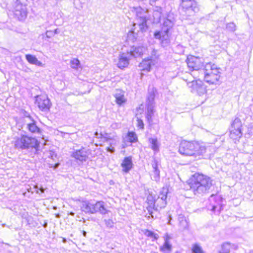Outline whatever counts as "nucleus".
I'll list each match as a JSON object with an SVG mask.
<instances>
[{
	"label": "nucleus",
	"mask_w": 253,
	"mask_h": 253,
	"mask_svg": "<svg viewBox=\"0 0 253 253\" xmlns=\"http://www.w3.org/2000/svg\"><path fill=\"white\" fill-rule=\"evenodd\" d=\"M189 184L195 195L198 196H203L209 192L212 186V180L207 175L196 173L193 175Z\"/></svg>",
	"instance_id": "f257e3e1"
},
{
	"label": "nucleus",
	"mask_w": 253,
	"mask_h": 253,
	"mask_svg": "<svg viewBox=\"0 0 253 253\" xmlns=\"http://www.w3.org/2000/svg\"><path fill=\"white\" fill-rule=\"evenodd\" d=\"M206 152V147L198 142L183 140L179 146V152L183 155L200 159Z\"/></svg>",
	"instance_id": "f03ea898"
},
{
	"label": "nucleus",
	"mask_w": 253,
	"mask_h": 253,
	"mask_svg": "<svg viewBox=\"0 0 253 253\" xmlns=\"http://www.w3.org/2000/svg\"><path fill=\"white\" fill-rule=\"evenodd\" d=\"M168 193V189L163 188L159 196L153 195L150 194L147 198L148 206L147 209L149 214L153 217L152 210L157 211L159 209H162L167 205V194Z\"/></svg>",
	"instance_id": "7ed1b4c3"
},
{
	"label": "nucleus",
	"mask_w": 253,
	"mask_h": 253,
	"mask_svg": "<svg viewBox=\"0 0 253 253\" xmlns=\"http://www.w3.org/2000/svg\"><path fill=\"white\" fill-rule=\"evenodd\" d=\"M173 25V22L171 20L166 19L164 20L162 30L156 31L154 34V38L161 41V46L164 48L167 47L170 45V40L169 33Z\"/></svg>",
	"instance_id": "20e7f679"
},
{
	"label": "nucleus",
	"mask_w": 253,
	"mask_h": 253,
	"mask_svg": "<svg viewBox=\"0 0 253 253\" xmlns=\"http://www.w3.org/2000/svg\"><path fill=\"white\" fill-rule=\"evenodd\" d=\"M220 70L214 64L207 63L202 70L204 74L205 81L210 84H216L220 77Z\"/></svg>",
	"instance_id": "39448f33"
},
{
	"label": "nucleus",
	"mask_w": 253,
	"mask_h": 253,
	"mask_svg": "<svg viewBox=\"0 0 253 253\" xmlns=\"http://www.w3.org/2000/svg\"><path fill=\"white\" fill-rule=\"evenodd\" d=\"M136 18L137 22L133 24L134 28L130 31V33L133 34V37L135 39L137 37H142L143 33L148 30L145 12L144 11L141 12L137 10Z\"/></svg>",
	"instance_id": "423d86ee"
},
{
	"label": "nucleus",
	"mask_w": 253,
	"mask_h": 253,
	"mask_svg": "<svg viewBox=\"0 0 253 253\" xmlns=\"http://www.w3.org/2000/svg\"><path fill=\"white\" fill-rule=\"evenodd\" d=\"M14 145L17 149L23 150L34 148L37 151L39 149L40 142L35 137L22 135L16 139Z\"/></svg>",
	"instance_id": "0eeeda50"
},
{
	"label": "nucleus",
	"mask_w": 253,
	"mask_h": 253,
	"mask_svg": "<svg viewBox=\"0 0 253 253\" xmlns=\"http://www.w3.org/2000/svg\"><path fill=\"white\" fill-rule=\"evenodd\" d=\"M186 81L188 86L191 89V92H196L199 95H202L206 93V86L201 80H193L190 82L186 80Z\"/></svg>",
	"instance_id": "6e6552de"
},
{
	"label": "nucleus",
	"mask_w": 253,
	"mask_h": 253,
	"mask_svg": "<svg viewBox=\"0 0 253 253\" xmlns=\"http://www.w3.org/2000/svg\"><path fill=\"white\" fill-rule=\"evenodd\" d=\"M181 6L184 11L188 15H193L199 11V7L195 0H181Z\"/></svg>",
	"instance_id": "1a4fd4ad"
},
{
	"label": "nucleus",
	"mask_w": 253,
	"mask_h": 253,
	"mask_svg": "<svg viewBox=\"0 0 253 253\" xmlns=\"http://www.w3.org/2000/svg\"><path fill=\"white\" fill-rule=\"evenodd\" d=\"M14 14L19 21L24 20L27 16V9L19 0H16L14 4Z\"/></svg>",
	"instance_id": "9d476101"
},
{
	"label": "nucleus",
	"mask_w": 253,
	"mask_h": 253,
	"mask_svg": "<svg viewBox=\"0 0 253 253\" xmlns=\"http://www.w3.org/2000/svg\"><path fill=\"white\" fill-rule=\"evenodd\" d=\"M35 98L36 104L38 105L41 110L44 112L49 111L51 103L47 97L37 95Z\"/></svg>",
	"instance_id": "9b49d317"
},
{
	"label": "nucleus",
	"mask_w": 253,
	"mask_h": 253,
	"mask_svg": "<svg viewBox=\"0 0 253 253\" xmlns=\"http://www.w3.org/2000/svg\"><path fill=\"white\" fill-rule=\"evenodd\" d=\"M186 62L188 68L191 71L200 70L203 67L201 59L195 56L188 57Z\"/></svg>",
	"instance_id": "f8f14e48"
},
{
	"label": "nucleus",
	"mask_w": 253,
	"mask_h": 253,
	"mask_svg": "<svg viewBox=\"0 0 253 253\" xmlns=\"http://www.w3.org/2000/svg\"><path fill=\"white\" fill-rule=\"evenodd\" d=\"M157 90L155 87L153 86L149 87L146 102L147 108H154L155 104L154 99Z\"/></svg>",
	"instance_id": "ddd939ff"
},
{
	"label": "nucleus",
	"mask_w": 253,
	"mask_h": 253,
	"mask_svg": "<svg viewBox=\"0 0 253 253\" xmlns=\"http://www.w3.org/2000/svg\"><path fill=\"white\" fill-rule=\"evenodd\" d=\"M130 56L127 53H123L119 55L118 67L120 69H123L127 67L129 64Z\"/></svg>",
	"instance_id": "4468645a"
},
{
	"label": "nucleus",
	"mask_w": 253,
	"mask_h": 253,
	"mask_svg": "<svg viewBox=\"0 0 253 253\" xmlns=\"http://www.w3.org/2000/svg\"><path fill=\"white\" fill-rule=\"evenodd\" d=\"M72 157L77 160L81 162H84L87 160L88 158V154L84 148H82L74 152L72 154Z\"/></svg>",
	"instance_id": "2eb2a0df"
},
{
	"label": "nucleus",
	"mask_w": 253,
	"mask_h": 253,
	"mask_svg": "<svg viewBox=\"0 0 253 253\" xmlns=\"http://www.w3.org/2000/svg\"><path fill=\"white\" fill-rule=\"evenodd\" d=\"M93 208L94 209L93 214L99 212L102 214H105L108 211L105 207V203L102 201H98L95 204L93 203Z\"/></svg>",
	"instance_id": "dca6fc26"
},
{
	"label": "nucleus",
	"mask_w": 253,
	"mask_h": 253,
	"mask_svg": "<svg viewBox=\"0 0 253 253\" xmlns=\"http://www.w3.org/2000/svg\"><path fill=\"white\" fill-rule=\"evenodd\" d=\"M145 51V48L143 46H132L129 52H127V54L130 57H134L135 58L141 56Z\"/></svg>",
	"instance_id": "f3484780"
},
{
	"label": "nucleus",
	"mask_w": 253,
	"mask_h": 253,
	"mask_svg": "<svg viewBox=\"0 0 253 253\" xmlns=\"http://www.w3.org/2000/svg\"><path fill=\"white\" fill-rule=\"evenodd\" d=\"M81 210L82 211L88 214H93L94 210L93 208V203L90 201H83L81 206Z\"/></svg>",
	"instance_id": "a211bd4d"
},
{
	"label": "nucleus",
	"mask_w": 253,
	"mask_h": 253,
	"mask_svg": "<svg viewBox=\"0 0 253 253\" xmlns=\"http://www.w3.org/2000/svg\"><path fill=\"white\" fill-rule=\"evenodd\" d=\"M133 164L131 157H125L124 159L121 166L123 168V170L125 172H128L132 168Z\"/></svg>",
	"instance_id": "6ab92c4d"
},
{
	"label": "nucleus",
	"mask_w": 253,
	"mask_h": 253,
	"mask_svg": "<svg viewBox=\"0 0 253 253\" xmlns=\"http://www.w3.org/2000/svg\"><path fill=\"white\" fill-rule=\"evenodd\" d=\"M152 60L151 59L148 58L143 59L142 61L139 63V67L141 71L149 72L150 71Z\"/></svg>",
	"instance_id": "aec40b11"
},
{
	"label": "nucleus",
	"mask_w": 253,
	"mask_h": 253,
	"mask_svg": "<svg viewBox=\"0 0 253 253\" xmlns=\"http://www.w3.org/2000/svg\"><path fill=\"white\" fill-rule=\"evenodd\" d=\"M25 58L28 62L31 64L35 65L39 67H42L43 65V64L41 61H39L37 58L34 55L26 54Z\"/></svg>",
	"instance_id": "412c9836"
},
{
	"label": "nucleus",
	"mask_w": 253,
	"mask_h": 253,
	"mask_svg": "<svg viewBox=\"0 0 253 253\" xmlns=\"http://www.w3.org/2000/svg\"><path fill=\"white\" fill-rule=\"evenodd\" d=\"M114 96L116 99V103L119 105H122L126 101L124 93L120 91L116 92Z\"/></svg>",
	"instance_id": "4be33fe9"
},
{
	"label": "nucleus",
	"mask_w": 253,
	"mask_h": 253,
	"mask_svg": "<svg viewBox=\"0 0 253 253\" xmlns=\"http://www.w3.org/2000/svg\"><path fill=\"white\" fill-rule=\"evenodd\" d=\"M28 130L32 133H37L40 134L42 132L41 129L37 126L35 121L33 120V122L27 125Z\"/></svg>",
	"instance_id": "5701e85b"
},
{
	"label": "nucleus",
	"mask_w": 253,
	"mask_h": 253,
	"mask_svg": "<svg viewBox=\"0 0 253 253\" xmlns=\"http://www.w3.org/2000/svg\"><path fill=\"white\" fill-rule=\"evenodd\" d=\"M231 248L236 249L237 246L234 245H231L229 243H225L222 244L221 250L220 251L219 253H229Z\"/></svg>",
	"instance_id": "b1692460"
},
{
	"label": "nucleus",
	"mask_w": 253,
	"mask_h": 253,
	"mask_svg": "<svg viewBox=\"0 0 253 253\" xmlns=\"http://www.w3.org/2000/svg\"><path fill=\"white\" fill-rule=\"evenodd\" d=\"M171 250V245L169 242V238L167 237L165 240V243L163 246L160 247V251L164 253H169Z\"/></svg>",
	"instance_id": "393cba45"
},
{
	"label": "nucleus",
	"mask_w": 253,
	"mask_h": 253,
	"mask_svg": "<svg viewBox=\"0 0 253 253\" xmlns=\"http://www.w3.org/2000/svg\"><path fill=\"white\" fill-rule=\"evenodd\" d=\"M242 132L241 130H235V129H230V137L233 140H238L241 137Z\"/></svg>",
	"instance_id": "a878e982"
},
{
	"label": "nucleus",
	"mask_w": 253,
	"mask_h": 253,
	"mask_svg": "<svg viewBox=\"0 0 253 253\" xmlns=\"http://www.w3.org/2000/svg\"><path fill=\"white\" fill-rule=\"evenodd\" d=\"M242 123L240 119L236 118L231 124L230 129H235V130H241Z\"/></svg>",
	"instance_id": "bb28decb"
},
{
	"label": "nucleus",
	"mask_w": 253,
	"mask_h": 253,
	"mask_svg": "<svg viewBox=\"0 0 253 253\" xmlns=\"http://www.w3.org/2000/svg\"><path fill=\"white\" fill-rule=\"evenodd\" d=\"M149 142L151 144V147L154 151H158L159 145L158 144V140L157 138H150L149 139Z\"/></svg>",
	"instance_id": "cd10ccee"
},
{
	"label": "nucleus",
	"mask_w": 253,
	"mask_h": 253,
	"mask_svg": "<svg viewBox=\"0 0 253 253\" xmlns=\"http://www.w3.org/2000/svg\"><path fill=\"white\" fill-rule=\"evenodd\" d=\"M127 137L129 142L132 143L136 142L137 140V137L134 132L129 131L127 133Z\"/></svg>",
	"instance_id": "c85d7f7f"
},
{
	"label": "nucleus",
	"mask_w": 253,
	"mask_h": 253,
	"mask_svg": "<svg viewBox=\"0 0 253 253\" xmlns=\"http://www.w3.org/2000/svg\"><path fill=\"white\" fill-rule=\"evenodd\" d=\"M144 234L147 237H149L153 239H152L153 241L154 240H157L159 238V236L158 234H155L153 232L148 230H146Z\"/></svg>",
	"instance_id": "c756f323"
},
{
	"label": "nucleus",
	"mask_w": 253,
	"mask_h": 253,
	"mask_svg": "<svg viewBox=\"0 0 253 253\" xmlns=\"http://www.w3.org/2000/svg\"><path fill=\"white\" fill-rule=\"evenodd\" d=\"M152 168L153 169V172H154L155 174V177H159V174H160V171L158 169V164L156 160H155L153 163L152 164Z\"/></svg>",
	"instance_id": "7c9ffc66"
},
{
	"label": "nucleus",
	"mask_w": 253,
	"mask_h": 253,
	"mask_svg": "<svg viewBox=\"0 0 253 253\" xmlns=\"http://www.w3.org/2000/svg\"><path fill=\"white\" fill-rule=\"evenodd\" d=\"M71 67L75 69H77L80 65V62L77 58H74L70 61Z\"/></svg>",
	"instance_id": "2f4dec72"
},
{
	"label": "nucleus",
	"mask_w": 253,
	"mask_h": 253,
	"mask_svg": "<svg viewBox=\"0 0 253 253\" xmlns=\"http://www.w3.org/2000/svg\"><path fill=\"white\" fill-rule=\"evenodd\" d=\"M147 112L146 115V119L149 123L152 121V116L154 114V109L153 108H147Z\"/></svg>",
	"instance_id": "473e14b6"
},
{
	"label": "nucleus",
	"mask_w": 253,
	"mask_h": 253,
	"mask_svg": "<svg viewBox=\"0 0 253 253\" xmlns=\"http://www.w3.org/2000/svg\"><path fill=\"white\" fill-rule=\"evenodd\" d=\"M193 253H204L202 248L197 244H194L192 249Z\"/></svg>",
	"instance_id": "72a5a7b5"
},
{
	"label": "nucleus",
	"mask_w": 253,
	"mask_h": 253,
	"mask_svg": "<svg viewBox=\"0 0 253 253\" xmlns=\"http://www.w3.org/2000/svg\"><path fill=\"white\" fill-rule=\"evenodd\" d=\"M236 25L233 22H230L226 25V29L230 32H233L236 30Z\"/></svg>",
	"instance_id": "f704fd0d"
},
{
	"label": "nucleus",
	"mask_w": 253,
	"mask_h": 253,
	"mask_svg": "<svg viewBox=\"0 0 253 253\" xmlns=\"http://www.w3.org/2000/svg\"><path fill=\"white\" fill-rule=\"evenodd\" d=\"M104 222L107 227L109 228H112L113 226L114 223L111 219H105Z\"/></svg>",
	"instance_id": "c9c22d12"
},
{
	"label": "nucleus",
	"mask_w": 253,
	"mask_h": 253,
	"mask_svg": "<svg viewBox=\"0 0 253 253\" xmlns=\"http://www.w3.org/2000/svg\"><path fill=\"white\" fill-rule=\"evenodd\" d=\"M137 126L141 129H143L144 128V124L142 120L140 119L137 118Z\"/></svg>",
	"instance_id": "e433bc0d"
},
{
	"label": "nucleus",
	"mask_w": 253,
	"mask_h": 253,
	"mask_svg": "<svg viewBox=\"0 0 253 253\" xmlns=\"http://www.w3.org/2000/svg\"><path fill=\"white\" fill-rule=\"evenodd\" d=\"M107 151L111 153H113L115 151V149L113 147H109L107 148Z\"/></svg>",
	"instance_id": "4c0bfd02"
},
{
	"label": "nucleus",
	"mask_w": 253,
	"mask_h": 253,
	"mask_svg": "<svg viewBox=\"0 0 253 253\" xmlns=\"http://www.w3.org/2000/svg\"><path fill=\"white\" fill-rule=\"evenodd\" d=\"M157 52V51L154 49H153V50L152 51L151 54L152 56H155Z\"/></svg>",
	"instance_id": "58836bf2"
},
{
	"label": "nucleus",
	"mask_w": 253,
	"mask_h": 253,
	"mask_svg": "<svg viewBox=\"0 0 253 253\" xmlns=\"http://www.w3.org/2000/svg\"><path fill=\"white\" fill-rule=\"evenodd\" d=\"M168 218H169V221L168 222V224H169V225H170L171 224L170 220L171 219V215H169V216H168Z\"/></svg>",
	"instance_id": "ea45409f"
},
{
	"label": "nucleus",
	"mask_w": 253,
	"mask_h": 253,
	"mask_svg": "<svg viewBox=\"0 0 253 253\" xmlns=\"http://www.w3.org/2000/svg\"><path fill=\"white\" fill-rule=\"evenodd\" d=\"M157 14H158V18L159 19H160V17H161V13H159L158 12H155V13H154V15H156Z\"/></svg>",
	"instance_id": "a19ab883"
},
{
	"label": "nucleus",
	"mask_w": 253,
	"mask_h": 253,
	"mask_svg": "<svg viewBox=\"0 0 253 253\" xmlns=\"http://www.w3.org/2000/svg\"><path fill=\"white\" fill-rule=\"evenodd\" d=\"M59 163L55 164L53 166V169H56L59 167Z\"/></svg>",
	"instance_id": "79ce46f5"
},
{
	"label": "nucleus",
	"mask_w": 253,
	"mask_h": 253,
	"mask_svg": "<svg viewBox=\"0 0 253 253\" xmlns=\"http://www.w3.org/2000/svg\"><path fill=\"white\" fill-rule=\"evenodd\" d=\"M68 215H71L72 216H74L75 215V213L71 211L70 212H69V213H68Z\"/></svg>",
	"instance_id": "37998d69"
},
{
	"label": "nucleus",
	"mask_w": 253,
	"mask_h": 253,
	"mask_svg": "<svg viewBox=\"0 0 253 253\" xmlns=\"http://www.w3.org/2000/svg\"><path fill=\"white\" fill-rule=\"evenodd\" d=\"M83 235L84 237H86V232L85 231H83Z\"/></svg>",
	"instance_id": "c03bdc74"
},
{
	"label": "nucleus",
	"mask_w": 253,
	"mask_h": 253,
	"mask_svg": "<svg viewBox=\"0 0 253 253\" xmlns=\"http://www.w3.org/2000/svg\"><path fill=\"white\" fill-rule=\"evenodd\" d=\"M40 190L42 193H43V192H44V189L43 187H41L40 188Z\"/></svg>",
	"instance_id": "a18cd8bd"
},
{
	"label": "nucleus",
	"mask_w": 253,
	"mask_h": 253,
	"mask_svg": "<svg viewBox=\"0 0 253 253\" xmlns=\"http://www.w3.org/2000/svg\"><path fill=\"white\" fill-rule=\"evenodd\" d=\"M114 126H121V124H114L113 125H112V126L114 127Z\"/></svg>",
	"instance_id": "49530a36"
},
{
	"label": "nucleus",
	"mask_w": 253,
	"mask_h": 253,
	"mask_svg": "<svg viewBox=\"0 0 253 253\" xmlns=\"http://www.w3.org/2000/svg\"><path fill=\"white\" fill-rule=\"evenodd\" d=\"M55 217L56 218H60V214L59 213H57V214H55Z\"/></svg>",
	"instance_id": "de8ad7c7"
},
{
	"label": "nucleus",
	"mask_w": 253,
	"mask_h": 253,
	"mask_svg": "<svg viewBox=\"0 0 253 253\" xmlns=\"http://www.w3.org/2000/svg\"><path fill=\"white\" fill-rule=\"evenodd\" d=\"M49 33H51V32H50V31H47L46 32V36H47V37H50V36H51L50 35H48V34Z\"/></svg>",
	"instance_id": "09e8293b"
},
{
	"label": "nucleus",
	"mask_w": 253,
	"mask_h": 253,
	"mask_svg": "<svg viewBox=\"0 0 253 253\" xmlns=\"http://www.w3.org/2000/svg\"><path fill=\"white\" fill-rule=\"evenodd\" d=\"M216 207L215 206H213L212 207V208L211 210L213 211H214L215 210V209H216Z\"/></svg>",
	"instance_id": "8fccbe9b"
},
{
	"label": "nucleus",
	"mask_w": 253,
	"mask_h": 253,
	"mask_svg": "<svg viewBox=\"0 0 253 253\" xmlns=\"http://www.w3.org/2000/svg\"><path fill=\"white\" fill-rule=\"evenodd\" d=\"M62 242L64 243H66V239L64 238H62Z\"/></svg>",
	"instance_id": "3c124183"
},
{
	"label": "nucleus",
	"mask_w": 253,
	"mask_h": 253,
	"mask_svg": "<svg viewBox=\"0 0 253 253\" xmlns=\"http://www.w3.org/2000/svg\"><path fill=\"white\" fill-rule=\"evenodd\" d=\"M47 223H45L44 224V225H43V227H46L47 226Z\"/></svg>",
	"instance_id": "603ef678"
},
{
	"label": "nucleus",
	"mask_w": 253,
	"mask_h": 253,
	"mask_svg": "<svg viewBox=\"0 0 253 253\" xmlns=\"http://www.w3.org/2000/svg\"><path fill=\"white\" fill-rule=\"evenodd\" d=\"M183 221H184L185 223H186V220H184V221L182 220V221H181V223H182Z\"/></svg>",
	"instance_id": "864d4df0"
},
{
	"label": "nucleus",
	"mask_w": 253,
	"mask_h": 253,
	"mask_svg": "<svg viewBox=\"0 0 253 253\" xmlns=\"http://www.w3.org/2000/svg\"><path fill=\"white\" fill-rule=\"evenodd\" d=\"M84 219V222H85V219Z\"/></svg>",
	"instance_id": "5fc2aeb1"
},
{
	"label": "nucleus",
	"mask_w": 253,
	"mask_h": 253,
	"mask_svg": "<svg viewBox=\"0 0 253 253\" xmlns=\"http://www.w3.org/2000/svg\"><path fill=\"white\" fill-rule=\"evenodd\" d=\"M57 32V31L56 30H55V33H56Z\"/></svg>",
	"instance_id": "6e6d98bb"
},
{
	"label": "nucleus",
	"mask_w": 253,
	"mask_h": 253,
	"mask_svg": "<svg viewBox=\"0 0 253 253\" xmlns=\"http://www.w3.org/2000/svg\"><path fill=\"white\" fill-rule=\"evenodd\" d=\"M76 0H74V1H75Z\"/></svg>",
	"instance_id": "4d7b16f0"
}]
</instances>
